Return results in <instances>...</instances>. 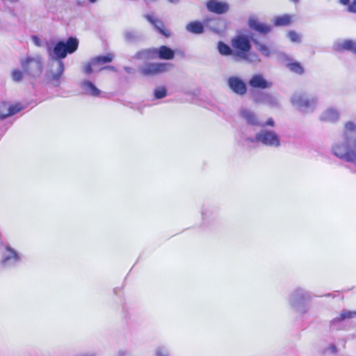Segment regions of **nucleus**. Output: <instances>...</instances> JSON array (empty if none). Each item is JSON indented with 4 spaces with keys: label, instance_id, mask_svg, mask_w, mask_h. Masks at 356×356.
Wrapping results in <instances>:
<instances>
[{
    "label": "nucleus",
    "instance_id": "9",
    "mask_svg": "<svg viewBox=\"0 0 356 356\" xmlns=\"http://www.w3.org/2000/svg\"><path fill=\"white\" fill-rule=\"evenodd\" d=\"M113 55L108 54L105 56H99L92 58L90 62L86 63L83 66V72L86 74H90L94 71H101L103 68L97 67L102 64L110 63L113 59Z\"/></svg>",
    "mask_w": 356,
    "mask_h": 356
},
{
    "label": "nucleus",
    "instance_id": "8",
    "mask_svg": "<svg viewBox=\"0 0 356 356\" xmlns=\"http://www.w3.org/2000/svg\"><path fill=\"white\" fill-rule=\"evenodd\" d=\"M173 65L169 63H147L139 68L143 76H152L170 71Z\"/></svg>",
    "mask_w": 356,
    "mask_h": 356
},
{
    "label": "nucleus",
    "instance_id": "42",
    "mask_svg": "<svg viewBox=\"0 0 356 356\" xmlns=\"http://www.w3.org/2000/svg\"><path fill=\"white\" fill-rule=\"evenodd\" d=\"M124 70L129 73H130L131 72V68L129 67H124Z\"/></svg>",
    "mask_w": 356,
    "mask_h": 356
},
{
    "label": "nucleus",
    "instance_id": "17",
    "mask_svg": "<svg viewBox=\"0 0 356 356\" xmlns=\"http://www.w3.org/2000/svg\"><path fill=\"white\" fill-rule=\"evenodd\" d=\"M207 9L217 14H222L229 10V5L226 2L218 0H209L207 3Z\"/></svg>",
    "mask_w": 356,
    "mask_h": 356
},
{
    "label": "nucleus",
    "instance_id": "28",
    "mask_svg": "<svg viewBox=\"0 0 356 356\" xmlns=\"http://www.w3.org/2000/svg\"><path fill=\"white\" fill-rule=\"evenodd\" d=\"M257 49L264 56L269 57L272 54V51L266 44L259 42L257 40H254Z\"/></svg>",
    "mask_w": 356,
    "mask_h": 356
},
{
    "label": "nucleus",
    "instance_id": "46",
    "mask_svg": "<svg viewBox=\"0 0 356 356\" xmlns=\"http://www.w3.org/2000/svg\"><path fill=\"white\" fill-rule=\"evenodd\" d=\"M291 1L294 2V3H296L298 2L299 0H291Z\"/></svg>",
    "mask_w": 356,
    "mask_h": 356
},
{
    "label": "nucleus",
    "instance_id": "41",
    "mask_svg": "<svg viewBox=\"0 0 356 356\" xmlns=\"http://www.w3.org/2000/svg\"><path fill=\"white\" fill-rule=\"evenodd\" d=\"M340 3L343 5H348L349 3V0H340Z\"/></svg>",
    "mask_w": 356,
    "mask_h": 356
},
{
    "label": "nucleus",
    "instance_id": "5",
    "mask_svg": "<svg viewBox=\"0 0 356 356\" xmlns=\"http://www.w3.org/2000/svg\"><path fill=\"white\" fill-rule=\"evenodd\" d=\"M19 63L25 74L38 78L42 73L44 67L43 58L40 54L26 55L19 59Z\"/></svg>",
    "mask_w": 356,
    "mask_h": 356
},
{
    "label": "nucleus",
    "instance_id": "25",
    "mask_svg": "<svg viewBox=\"0 0 356 356\" xmlns=\"http://www.w3.org/2000/svg\"><path fill=\"white\" fill-rule=\"evenodd\" d=\"M174 56V51L166 46H161L157 49V57L161 59L171 60Z\"/></svg>",
    "mask_w": 356,
    "mask_h": 356
},
{
    "label": "nucleus",
    "instance_id": "40",
    "mask_svg": "<svg viewBox=\"0 0 356 356\" xmlns=\"http://www.w3.org/2000/svg\"><path fill=\"white\" fill-rule=\"evenodd\" d=\"M102 68H103V70L104 69H109V70H113V71H115L116 70L115 67L111 66V65L107 66L106 67H102Z\"/></svg>",
    "mask_w": 356,
    "mask_h": 356
},
{
    "label": "nucleus",
    "instance_id": "44",
    "mask_svg": "<svg viewBox=\"0 0 356 356\" xmlns=\"http://www.w3.org/2000/svg\"><path fill=\"white\" fill-rule=\"evenodd\" d=\"M350 163H354V165L356 167V154H355V156L354 157V159L352 160V161Z\"/></svg>",
    "mask_w": 356,
    "mask_h": 356
},
{
    "label": "nucleus",
    "instance_id": "32",
    "mask_svg": "<svg viewBox=\"0 0 356 356\" xmlns=\"http://www.w3.org/2000/svg\"><path fill=\"white\" fill-rule=\"evenodd\" d=\"M155 356H169L168 349L164 346H159L154 350Z\"/></svg>",
    "mask_w": 356,
    "mask_h": 356
},
{
    "label": "nucleus",
    "instance_id": "31",
    "mask_svg": "<svg viewBox=\"0 0 356 356\" xmlns=\"http://www.w3.org/2000/svg\"><path fill=\"white\" fill-rule=\"evenodd\" d=\"M154 95L156 99H163L167 95V90L164 87H159L154 89Z\"/></svg>",
    "mask_w": 356,
    "mask_h": 356
},
{
    "label": "nucleus",
    "instance_id": "43",
    "mask_svg": "<svg viewBox=\"0 0 356 356\" xmlns=\"http://www.w3.org/2000/svg\"><path fill=\"white\" fill-rule=\"evenodd\" d=\"M168 1L172 3L176 4L179 2V0H168Z\"/></svg>",
    "mask_w": 356,
    "mask_h": 356
},
{
    "label": "nucleus",
    "instance_id": "7",
    "mask_svg": "<svg viewBox=\"0 0 356 356\" xmlns=\"http://www.w3.org/2000/svg\"><path fill=\"white\" fill-rule=\"evenodd\" d=\"M250 143H259L264 145L271 147H279L281 145L279 135L274 131L262 129L255 135L254 138L249 137L246 139Z\"/></svg>",
    "mask_w": 356,
    "mask_h": 356
},
{
    "label": "nucleus",
    "instance_id": "15",
    "mask_svg": "<svg viewBox=\"0 0 356 356\" xmlns=\"http://www.w3.org/2000/svg\"><path fill=\"white\" fill-rule=\"evenodd\" d=\"M248 84L253 88L266 89L272 86V83L267 81L261 74H256L252 76Z\"/></svg>",
    "mask_w": 356,
    "mask_h": 356
},
{
    "label": "nucleus",
    "instance_id": "14",
    "mask_svg": "<svg viewBox=\"0 0 356 356\" xmlns=\"http://www.w3.org/2000/svg\"><path fill=\"white\" fill-rule=\"evenodd\" d=\"M19 104L11 105L7 102H0V120H4L22 110Z\"/></svg>",
    "mask_w": 356,
    "mask_h": 356
},
{
    "label": "nucleus",
    "instance_id": "13",
    "mask_svg": "<svg viewBox=\"0 0 356 356\" xmlns=\"http://www.w3.org/2000/svg\"><path fill=\"white\" fill-rule=\"evenodd\" d=\"M252 99L256 103L267 104L270 106H277L278 99L274 95L265 92H255L252 95Z\"/></svg>",
    "mask_w": 356,
    "mask_h": 356
},
{
    "label": "nucleus",
    "instance_id": "34",
    "mask_svg": "<svg viewBox=\"0 0 356 356\" xmlns=\"http://www.w3.org/2000/svg\"><path fill=\"white\" fill-rule=\"evenodd\" d=\"M124 37L127 41L131 42L136 38V35L134 32L127 31L124 33Z\"/></svg>",
    "mask_w": 356,
    "mask_h": 356
},
{
    "label": "nucleus",
    "instance_id": "24",
    "mask_svg": "<svg viewBox=\"0 0 356 356\" xmlns=\"http://www.w3.org/2000/svg\"><path fill=\"white\" fill-rule=\"evenodd\" d=\"M157 57V49H147L138 51L135 56L136 59H154Z\"/></svg>",
    "mask_w": 356,
    "mask_h": 356
},
{
    "label": "nucleus",
    "instance_id": "4",
    "mask_svg": "<svg viewBox=\"0 0 356 356\" xmlns=\"http://www.w3.org/2000/svg\"><path fill=\"white\" fill-rule=\"evenodd\" d=\"M311 300L310 293L305 289L298 286L290 292L287 298V304L295 313L303 316L309 310V303Z\"/></svg>",
    "mask_w": 356,
    "mask_h": 356
},
{
    "label": "nucleus",
    "instance_id": "10",
    "mask_svg": "<svg viewBox=\"0 0 356 356\" xmlns=\"http://www.w3.org/2000/svg\"><path fill=\"white\" fill-rule=\"evenodd\" d=\"M21 261L19 254L9 245L4 246V251L2 252L1 264L4 267H11L16 265Z\"/></svg>",
    "mask_w": 356,
    "mask_h": 356
},
{
    "label": "nucleus",
    "instance_id": "18",
    "mask_svg": "<svg viewBox=\"0 0 356 356\" xmlns=\"http://www.w3.org/2000/svg\"><path fill=\"white\" fill-rule=\"evenodd\" d=\"M339 112L334 108H328L321 113L319 120L322 122L334 123L339 120Z\"/></svg>",
    "mask_w": 356,
    "mask_h": 356
},
{
    "label": "nucleus",
    "instance_id": "36",
    "mask_svg": "<svg viewBox=\"0 0 356 356\" xmlns=\"http://www.w3.org/2000/svg\"><path fill=\"white\" fill-rule=\"evenodd\" d=\"M262 124H263L262 127H265V126L273 127L275 125V122L273 120V118H269L266 122H262Z\"/></svg>",
    "mask_w": 356,
    "mask_h": 356
},
{
    "label": "nucleus",
    "instance_id": "33",
    "mask_svg": "<svg viewBox=\"0 0 356 356\" xmlns=\"http://www.w3.org/2000/svg\"><path fill=\"white\" fill-rule=\"evenodd\" d=\"M288 37L293 42H300L301 41L300 36L294 31H290L288 33Z\"/></svg>",
    "mask_w": 356,
    "mask_h": 356
},
{
    "label": "nucleus",
    "instance_id": "23",
    "mask_svg": "<svg viewBox=\"0 0 356 356\" xmlns=\"http://www.w3.org/2000/svg\"><path fill=\"white\" fill-rule=\"evenodd\" d=\"M144 17L152 24L154 26V28L161 34L168 36V35L165 33V30L163 29V22L156 17H154L153 15L149 14H145L144 15Z\"/></svg>",
    "mask_w": 356,
    "mask_h": 356
},
{
    "label": "nucleus",
    "instance_id": "20",
    "mask_svg": "<svg viewBox=\"0 0 356 356\" xmlns=\"http://www.w3.org/2000/svg\"><path fill=\"white\" fill-rule=\"evenodd\" d=\"M356 317V311L342 310L337 316L334 318L330 323L332 326H337L342 322Z\"/></svg>",
    "mask_w": 356,
    "mask_h": 356
},
{
    "label": "nucleus",
    "instance_id": "35",
    "mask_svg": "<svg viewBox=\"0 0 356 356\" xmlns=\"http://www.w3.org/2000/svg\"><path fill=\"white\" fill-rule=\"evenodd\" d=\"M32 41H33V44L35 46H37V47H41L42 46V42H41L40 39L38 37H37L35 35L33 36L32 37Z\"/></svg>",
    "mask_w": 356,
    "mask_h": 356
},
{
    "label": "nucleus",
    "instance_id": "6",
    "mask_svg": "<svg viewBox=\"0 0 356 356\" xmlns=\"http://www.w3.org/2000/svg\"><path fill=\"white\" fill-rule=\"evenodd\" d=\"M292 105L302 113H309L316 107L318 99L316 97L303 92H295L291 97Z\"/></svg>",
    "mask_w": 356,
    "mask_h": 356
},
{
    "label": "nucleus",
    "instance_id": "1",
    "mask_svg": "<svg viewBox=\"0 0 356 356\" xmlns=\"http://www.w3.org/2000/svg\"><path fill=\"white\" fill-rule=\"evenodd\" d=\"M78 46V40L70 37L65 42L63 41L58 42L53 49H48L49 56L52 60L50 80L54 86L59 85V80L65 70L64 63L62 59L65 58L68 54H72L76 51Z\"/></svg>",
    "mask_w": 356,
    "mask_h": 356
},
{
    "label": "nucleus",
    "instance_id": "3",
    "mask_svg": "<svg viewBox=\"0 0 356 356\" xmlns=\"http://www.w3.org/2000/svg\"><path fill=\"white\" fill-rule=\"evenodd\" d=\"M231 44L234 51L235 61H245L249 63L260 62L258 55L250 51L251 44L247 36H236L232 40Z\"/></svg>",
    "mask_w": 356,
    "mask_h": 356
},
{
    "label": "nucleus",
    "instance_id": "11",
    "mask_svg": "<svg viewBox=\"0 0 356 356\" xmlns=\"http://www.w3.org/2000/svg\"><path fill=\"white\" fill-rule=\"evenodd\" d=\"M218 22L212 19L205 20L204 25L199 22H192L186 25V30L194 34H200L204 32V26H209V28L214 32H218V29L214 26V24Z\"/></svg>",
    "mask_w": 356,
    "mask_h": 356
},
{
    "label": "nucleus",
    "instance_id": "37",
    "mask_svg": "<svg viewBox=\"0 0 356 356\" xmlns=\"http://www.w3.org/2000/svg\"><path fill=\"white\" fill-rule=\"evenodd\" d=\"M348 10L356 13V0H355L348 7Z\"/></svg>",
    "mask_w": 356,
    "mask_h": 356
},
{
    "label": "nucleus",
    "instance_id": "21",
    "mask_svg": "<svg viewBox=\"0 0 356 356\" xmlns=\"http://www.w3.org/2000/svg\"><path fill=\"white\" fill-rule=\"evenodd\" d=\"M81 86L86 94L93 97L100 95L101 91L92 82L84 81L81 83Z\"/></svg>",
    "mask_w": 356,
    "mask_h": 356
},
{
    "label": "nucleus",
    "instance_id": "45",
    "mask_svg": "<svg viewBox=\"0 0 356 356\" xmlns=\"http://www.w3.org/2000/svg\"><path fill=\"white\" fill-rule=\"evenodd\" d=\"M90 3H95L97 0H88Z\"/></svg>",
    "mask_w": 356,
    "mask_h": 356
},
{
    "label": "nucleus",
    "instance_id": "29",
    "mask_svg": "<svg viewBox=\"0 0 356 356\" xmlns=\"http://www.w3.org/2000/svg\"><path fill=\"white\" fill-rule=\"evenodd\" d=\"M24 74L25 73L23 70H20L19 69H15L11 72V77L14 81L19 82L24 79Z\"/></svg>",
    "mask_w": 356,
    "mask_h": 356
},
{
    "label": "nucleus",
    "instance_id": "19",
    "mask_svg": "<svg viewBox=\"0 0 356 356\" xmlns=\"http://www.w3.org/2000/svg\"><path fill=\"white\" fill-rule=\"evenodd\" d=\"M248 25L251 29L263 34L268 33L271 31L270 26L260 22L255 17L249 18Z\"/></svg>",
    "mask_w": 356,
    "mask_h": 356
},
{
    "label": "nucleus",
    "instance_id": "2",
    "mask_svg": "<svg viewBox=\"0 0 356 356\" xmlns=\"http://www.w3.org/2000/svg\"><path fill=\"white\" fill-rule=\"evenodd\" d=\"M344 142L332 145V151L334 156L347 162H351L356 155V125L348 122L344 126Z\"/></svg>",
    "mask_w": 356,
    "mask_h": 356
},
{
    "label": "nucleus",
    "instance_id": "16",
    "mask_svg": "<svg viewBox=\"0 0 356 356\" xmlns=\"http://www.w3.org/2000/svg\"><path fill=\"white\" fill-rule=\"evenodd\" d=\"M239 115L249 125L263 126L262 122L259 120L258 116L248 108H242L239 111Z\"/></svg>",
    "mask_w": 356,
    "mask_h": 356
},
{
    "label": "nucleus",
    "instance_id": "39",
    "mask_svg": "<svg viewBox=\"0 0 356 356\" xmlns=\"http://www.w3.org/2000/svg\"><path fill=\"white\" fill-rule=\"evenodd\" d=\"M118 355V356H126L127 353L124 350H120Z\"/></svg>",
    "mask_w": 356,
    "mask_h": 356
},
{
    "label": "nucleus",
    "instance_id": "26",
    "mask_svg": "<svg viewBox=\"0 0 356 356\" xmlns=\"http://www.w3.org/2000/svg\"><path fill=\"white\" fill-rule=\"evenodd\" d=\"M218 50L222 56H232L234 60V51L233 48L222 42H219L218 44Z\"/></svg>",
    "mask_w": 356,
    "mask_h": 356
},
{
    "label": "nucleus",
    "instance_id": "27",
    "mask_svg": "<svg viewBox=\"0 0 356 356\" xmlns=\"http://www.w3.org/2000/svg\"><path fill=\"white\" fill-rule=\"evenodd\" d=\"M273 22L277 26H288L291 22V17L289 15L277 16L274 18Z\"/></svg>",
    "mask_w": 356,
    "mask_h": 356
},
{
    "label": "nucleus",
    "instance_id": "22",
    "mask_svg": "<svg viewBox=\"0 0 356 356\" xmlns=\"http://www.w3.org/2000/svg\"><path fill=\"white\" fill-rule=\"evenodd\" d=\"M335 49L338 51L347 50L356 54V42L352 40H346L335 44Z\"/></svg>",
    "mask_w": 356,
    "mask_h": 356
},
{
    "label": "nucleus",
    "instance_id": "12",
    "mask_svg": "<svg viewBox=\"0 0 356 356\" xmlns=\"http://www.w3.org/2000/svg\"><path fill=\"white\" fill-rule=\"evenodd\" d=\"M227 85L229 89L238 95L243 96L247 92L245 83L238 76H229L227 79Z\"/></svg>",
    "mask_w": 356,
    "mask_h": 356
},
{
    "label": "nucleus",
    "instance_id": "38",
    "mask_svg": "<svg viewBox=\"0 0 356 356\" xmlns=\"http://www.w3.org/2000/svg\"><path fill=\"white\" fill-rule=\"evenodd\" d=\"M4 3H17L19 2V0H2Z\"/></svg>",
    "mask_w": 356,
    "mask_h": 356
},
{
    "label": "nucleus",
    "instance_id": "30",
    "mask_svg": "<svg viewBox=\"0 0 356 356\" xmlns=\"http://www.w3.org/2000/svg\"><path fill=\"white\" fill-rule=\"evenodd\" d=\"M287 67L289 68V70L293 72H296L297 74H302L303 73V68L300 65L299 63H291L287 64Z\"/></svg>",
    "mask_w": 356,
    "mask_h": 356
}]
</instances>
